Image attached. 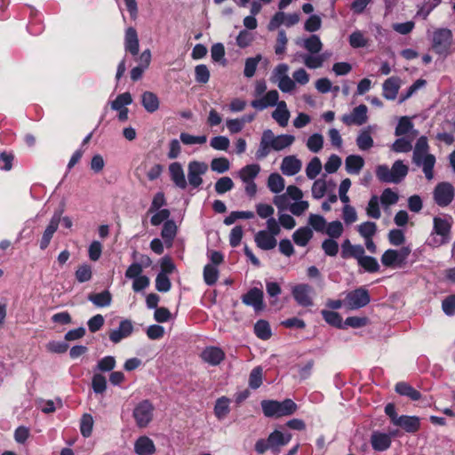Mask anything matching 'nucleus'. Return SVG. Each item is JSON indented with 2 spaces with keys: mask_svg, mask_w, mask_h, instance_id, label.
Segmentation results:
<instances>
[{
  "mask_svg": "<svg viewBox=\"0 0 455 455\" xmlns=\"http://www.w3.org/2000/svg\"><path fill=\"white\" fill-rule=\"evenodd\" d=\"M294 141L295 137L293 135H275L272 130L266 129L262 132L255 157L258 160H262L270 154L271 150L282 151L291 146Z\"/></svg>",
  "mask_w": 455,
  "mask_h": 455,
  "instance_id": "obj_1",
  "label": "nucleus"
},
{
  "mask_svg": "<svg viewBox=\"0 0 455 455\" xmlns=\"http://www.w3.org/2000/svg\"><path fill=\"white\" fill-rule=\"evenodd\" d=\"M434 225L428 237V246L440 247L451 241L452 218L450 215H442L434 218Z\"/></svg>",
  "mask_w": 455,
  "mask_h": 455,
  "instance_id": "obj_2",
  "label": "nucleus"
},
{
  "mask_svg": "<svg viewBox=\"0 0 455 455\" xmlns=\"http://www.w3.org/2000/svg\"><path fill=\"white\" fill-rule=\"evenodd\" d=\"M281 232V228L275 218L267 220V229L259 230L254 235V242L258 248L263 251H270L277 244V236Z\"/></svg>",
  "mask_w": 455,
  "mask_h": 455,
  "instance_id": "obj_3",
  "label": "nucleus"
},
{
  "mask_svg": "<svg viewBox=\"0 0 455 455\" xmlns=\"http://www.w3.org/2000/svg\"><path fill=\"white\" fill-rule=\"evenodd\" d=\"M261 407L265 416L276 418L291 415L297 410V404L291 399L283 402L264 400L261 402Z\"/></svg>",
  "mask_w": 455,
  "mask_h": 455,
  "instance_id": "obj_4",
  "label": "nucleus"
},
{
  "mask_svg": "<svg viewBox=\"0 0 455 455\" xmlns=\"http://www.w3.org/2000/svg\"><path fill=\"white\" fill-rule=\"evenodd\" d=\"M289 69L286 63H280L273 69L270 78L274 84H276L279 90L284 93L295 90V81L289 76Z\"/></svg>",
  "mask_w": 455,
  "mask_h": 455,
  "instance_id": "obj_5",
  "label": "nucleus"
},
{
  "mask_svg": "<svg viewBox=\"0 0 455 455\" xmlns=\"http://www.w3.org/2000/svg\"><path fill=\"white\" fill-rule=\"evenodd\" d=\"M411 250L403 246L399 250L388 249L381 257V263L387 267L397 268L405 265Z\"/></svg>",
  "mask_w": 455,
  "mask_h": 455,
  "instance_id": "obj_6",
  "label": "nucleus"
},
{
  "mask_svg": "<svg viewBox=\"0 0 455 455\" xmlns=\"http://www.w3.org/2000/svg\"><path fill=\"white\" fill-rule=\"evenodd\" d=\"M433 200L440 207L451 204L455 196L453 185L447 181L438 183L433 190Z\"/></svg>",
  "mask_w": 455,
  "mask_h": 455,
  "instance_id": "obj_7",
  "label": "nucleus"
},
{
  "mask_svg": "<svg viewBox=\"0 0 455 455\" xmlns=\"http://www.w3.org/2000/svg\"><path fill=\"white\" fill-rule=\"evenodd\" d=\"M154 406L148 400L139 403L132 411V416L139 427H146L153 419Z\"/></svg>",
  "mask_w": 455,
  "mask_h": 455,
  "instance_id": "obj_8",
  "label": "nucleus"
},
{
  "mask_svg": "<svg viewBox=\"0 0 455 455\" xmlns=\"http://www.w3.org/2000/svg\"><path fill=\"white\" fill-rule=\"evenodd\" d=\"M314 289L307 283H299L291 287V295L296 303L303 307H312Z\"/></svg>",
  "mask_w": 455,
  "mask_h": 455,
  "instance_id": "obj_9",
  "label": "nucleus"
},
{
  "mask_svg": "<svg viewBox=\"0 0 455 455\" xmlns=\"http://www.w3.org/2000/svg\"><path fill=\"white\" fill-rule=\"evenodd\" d=\"M208 171V164L201 161H191L188 164V184L196 188L203 184L202 176Z\"/></svg>",
  "mask_w": 455,
  "mask_h": 455,
  "instance_id": "obj_10",
  "label": "nucleus"
},
{
  "mask_svg": "<svg viewBox=\"0 0 455 455\" xmlns=\"http://www.w3.org/2000/svg\"><path fill=\"white\" fill-rule=\"evenodd\" d=\"M451 32L449 29L443 28L435 32L433 36V49L438 54H446L451 43Z\"/></svg>",
  "mask_w": 455,
  "mask_h": 455,
  "instance_id": "obj_11",
  "label": "nucleus"
},
{
  "mask_svg": "<svg viewBox=\"0 0 455 455\" xmlns=\"http://www.w3.org/2000/svg\"><path fill=\"white\" fill-rule=\"evenodd\" d=\"M370 302V295L366 289L358 288L347 293L346 303L351 309H358L365 307Z\"/></svg>",
  "mask_w": 455,
  "mask_h": 455,
  "instance_id": "obj_12",
  "label": "nucleus"
},
{
  "mask_svg": "<svg viewBox=\"0 0 455 455\" xmlns=\"http://www.w3.org/2000/svg\"><path fill=\"white\" fill-rule=\"evenodd\" d=\"M368 108L365 105L361 104L355 107L350 114L343 115L341 117L342 122L348 126L351 125H363L368 120L367 116Z\"/></svg>",
  "mask_w": 455,
  "mask_h": 455,
  "instance_id": "obj_13",
  "label": "nucleus"
},
{
  "mask_svg": "<svg viewBox=\"0 0 455 455\" xmlns=\"http://www.w3.org/2000/svg\"><path fill=\"white\" fill-rule=\"evenodd\" d=\"M62 213H63L62 209L57 210L54 212L48 226L46 227V228L43 234L42 239L40 241V248L42 250H44L48 247V245L53 236V234L57 231V229L59 228Z\"/></svg>",
  "mask_w": 455,
  "mask_h": 455,
  "instance_id": "obj_14",
  "label": "nucleus"
},
{
  "mask_svg": "<svg viewBox=\"0 0 455 455\" xmlns=\"http://www.w3.org/2000/svg\"><path fill=\"white\" fill-rule=\"evenodd\" d=\"M413 163L427 175V137L421 136L413 151Z\"/></svg>",
  "mask_w": 455,
  "mask_h": 455,
  "instance_id": "obj_15",
  "label": "nucleus"
},
{
  "mask_svg": "<svg viewBox=\"0 0 455 455\" xmlns=\"http://www.w3.org/2000/svg\"><path fill=\"white\" fill-rule=\"evenodd\" d=\"M279 93L276 90H270L261 98L253 100L251 106L257 110H264L268 107L277 106L279 104Z\"/></svg>",
  "mask_w": 455,
  "mask_h": 455,
  "instance_id": "obj_16",
  "label": "nucleus"
},
{
  "mask_svg": "<svg viewBox=\"0 0 455 455\" xmlns=\"http://www.w3.org/2000/svg\"><path fill=\"white\" fill-rule=\"evenodd\" d=\"M264 293L261 289L252 288L242 297V301L247 306H251L255 311H261L264 308Z\"/></svg>",
  "mask_w": 455,
  "mask_h": 455,
  "instance_id": "obj_17",
  "label": "nucleus"
},
{
  "mask_svg": "<svg viewBox=\"0 0 455 455\" xmlns=\"http://www.w3.org/2000/svg\"><path fill=\"white\" fill-rule=\"evenodd\" d=\"M376 125H368L367 127L360 130L355 142L358 148L362 151L369 150L373 147L374 141L371 133L376 130Z\"/></svg>",
  "mask_w": 455,
  "mask_h": 455,
  "instance_id": "obj_18",
  "label": "nucleus"
},
{
  "mask_svg": "<svg viewBox=\"0 0 455 455\" xmlns=\"http://www.w3.org/2000/svg\"><path fill=\"white\" fill-rule=\"evenodd\" d=\"M302 162L296 156H287L283 158L280 170L286 176H293L300 172Z\"/></svg>",
  "mask_w": 455,
  "mask_h": 455,
  "instance_id": "obj_19",
  "label": "nucleus"
},
{
  "mask_svg": "<svg viewBox=\"0 0 455 455\" xmlns=\"http://www.w3.org/2000/svg\"><path fill=\"white\" fill-rule=\"evenodd\" d=\"M201 357L204 362L209 363L210 365L216 366L224 360L225 353L220 347H207L203 350Z\"/></svg>",
  "mask_w": 455,
  "mask_h": 455,
  "instance_id": "obj_20",
  "label": "nucleus"
},
{
  "mask_svg": "<svg viewBox=\"0 0 455 455\" xmlns=\"http://www.w3.org/2000/svg\"><path fill=\"white\" fill-rule=\"evenodd\" d=\"M169 172L171 176V180L175 184V186L180 189H186L188 187V181L185 178L184 170L182 165L174 162L169 165Z\"/></svg>",
  "mask_w": 455,
  "mask_h": 455,
  "instance_id": "obj_21",
  "label": "nucleus"
},
{
  "mask_svg": "<svg viewBox=\"0 0 455 455\" xmlns=\"http://www.w3.org/2000/svg\"><path fill=\"white\" fill-rule=\"evenodd\" d=\"M364 252L363 245L352 244L348 239L344 240L341 244V257L343 259L354 258L358 261Z\"/></svg>",
  "mask_w": 455,
  "mask_h": 455,
  "instance_id": "obj_22",
  "label": "nucleus"
},
{
  "mask_svg": "<svg viewBox=\"0 0 455 455\" xmlns=\"http://www.w3.org/2000/svg\"><path fill=\"white\" fill-rule=\"evenodd\" d=\"M133 326L131 321L123 320L119 323V327L113 330L109 333V339L113 343H118L123 339L127 338L132 334Z\"/></svg>",
  "mask_w": 455,
  "mask_h": 455,
  "instance_id": "obj_23",
  "label": "nucleus"
},
{
  "mask_svg": "<svg viewBox=\"0 0 455 455\" xmlns=\"http://www.w3.org/2000/svg\"><path fill=\"white\" fill-rule=\"evenodd\" d=\"M301 59L304 65L310 69L321 68L325 61L324 54L296 53L294 60Z\"/></svg>",
  "mask_w": 455,
  "mask_h": 455,
  "instance_id": "obj_24",
  "label": "nucleus"
},
{
  "mask_svg": "<svg viewBox=\"0 0 455 455\" xmlns=\"http://www.w3.org/2000/svg\"><path fill=\"white\" fill-rule=\"evenodd\" d=\"M402 81L398 76H391L387 78L382 85L383 96L387 100H395L398 94Z\"/></svg>",
  "mask_w": 455,
  "mask_h": 455,
  "instance_id": "obj_25",
  "label": "nucleus"
},
{
  "mask_svg": "<svg viewBox=\"0 0 455 455\" xmlns=\"http://www.w3.org/2000/svg\"><path fill=\"white\" fill-rule=\"evenodd\" d=\"M296 44L305 48L309 53L316 54L322 51L323 44L320 37L316 35H312L307 38H299L296 40Z\"/></svg>",
  "mask_w": 455,
  "mask_h": 455,
  "instance_id": "obj_26",
  "label": "nucleus"
},
{
  "mask_svg": "<svg viewBox=\"0 0 455 455\" xmlns=\"http://www.w3.org/2000/svg\"><path fill=\"white\" fill-rule=\"evenodd\" d=\"M276 108L272 112V118L281 126L285 127L291 117L290 111L287 108L285 101L281 100Z\"/></svg>",
  "mask_w": 455,
  "mask_h": 455,
  "instance_id": "obj_27",
  "label": "nucleus"
},
{
  "mask_svg": "<svg viewBox=\"0 0 455 455\" xmlns=\"http://www.w3.org/2000/svg\"><path fill=\"white\" fill-rule=\"evenodd\" d=\"M134 451L138 455H152L156 451V447L149 437L140 436L134 443Z\"/></svg>",
  "mask_w": 455,
  "mask_h": 455,
  "instance_id": "obj_28",
  "label": "nucleus"
},
{
  "mask_svg": "<svg viewBox=\"0 0 455 455\" xmlns=\"http://www.w3.org/2000/svg\"><path fill=\"white\" fill-rule=\"evenodd\" d=\"M268 441L272 451H278L279 448L286 445L291 439V435L283 434L278 430H275L268 435Z\"/></svg>",
  "mask_w": 455,
  "mask_h": 455,
  "instance_id": "obj_29",
  "label": "nucleus"
},
{
  "mask_svg": "<svg viewBox=\"0 0 455 455\" xmlns=\"http://www.w3.org/2000/svg\"><path fill=\"white\" fill-rule=\"evenodd\" d=\"M372 448L378 451H384L390 447L391 437L387 434L374 432L371 437Z\"/></svg>",
  "mask_w": 455,
  "mask_h": 455,
  "instance_id": "obj_30",
  "label": "nucleus"
},
{
  "mask_svg": "<svg viewBox=\"0 0 455 455\" xmlns=\"http://www.w3.org/2000/svg\"><path fill=\"white\" fill-rule=\"evenodd\" d=\"M395 133L396 136L408 134L411 140L415 139L419 134L418 131L413 130L412 123L408 116L401 117Z\"/></svg>",
  "mask_w": 455,
  "mask_h": 455,
  "instance_id": "obj_31",
  "label": "nucleus"
},
{
  "mask_svg": "<svg viewBox=\"0 0 455 455\" xmlns=\"http://www.w3.org/2000/svg\"><path fill=\"white\" fill-rule=\"evenodd\" d=\"M124 46L125 50L132 55H137L139 53L140 45L138 35L135 28L132 27L128 28L125 31Z\"/></svg>",
  "mask_w": 455,
  "mask_h": 455,
  "instance_id": "obj_32",
  "label": "nucleus"
},
{
  "mask_svg": "<svg viewBox=\"0 0 455 455\" xmlns=\"http://www.w3.org/2000/svg\"><path fill=\"white\" fill-rule=\"evenodd\" d=\"M364 166V160L361 156L350 155L345 160V168L349 174H359Z\"/></svg>",
  "mask_w": 455,
  "mask_h": 455,
  "instance_id": "obj_33",
  "label": "nucleus"
},
{
  "mask_svg": "<svg viewBox=\"0 0 455 455\" xmlns=\"http://www.w3.org/2000/svg\"><path fill=\"white\" fill-rule=\"evenodd\" d=\"M395 426H398L407 432H415L419 427V419L414 416H400L395 421Z\"/></svg>",
  "mask_w": 455,
  "mask_h": 455,
  "instance_id": "obj_34",
  "label": "nucleus"
},
{
  "mask_svg": "<svg viewBox=\"0 0 455 455\" xmlns=\"http://www.w3.org/2000/svg\"><path fill=\"white\" fill-rule=\"evenodd\" d=\"M141 104L148 112L154 113L159 108V99L154 92H145L141 95Z\"/></svg>",
  "mask_w": 455,
  "mask_h": 455,
  "instance_id": "obj_35",
  "label": "nucleus"
},
{
  "mask_svg": "<svg viewBox=\"0 0 455 455\" xmlns=\"http://www.w3.org/2000/svg\"><path fill=\"white\" fill-rule=\"evenodd\" d=\"M260 172V166L258 164H248L238 172V177L243 182L253 181Z\"/></svg>",
  "mask_w": 455,
  "mask_h": 455,
  "instance_id": "obj_36",
  "label": "nucleus"
},
{
  "mask_svg": "<svg viewBox=\"0 0 455 455\" xmlns=\"http://www.w3.org/2000/svg\"><path fill=\"white\" fill-rule=\"evenodd\" d=\"M313 236V232L309 228H299L292 235L294 243L299 246H306Z\"/></svg>",
  "mask_w": 455,
  "mask_h": 455,
  "instance_id": "obj_37",
  "label": "nucleus"
},
{
  "mask_svg": "<svg viewBox=\"0 0 455 455\" xmlns=\"http://www.w3.org/2000/svg\"><path fill=\"white\" fill-rule=\"evenodd\" d=\"M88 299L96 307H104L111 304L112 297L108 291H104L100 293L90 294L88 296Z\"/></svg>",
  "mask_w": 455,
  "mask_h": 455,
  "instance_id": "obj_38",
  "label": "nucleus"
},
{
  "mask_svg": "<svg viewBox=\"0 0 455 455\" xmlns=\"http://www.w3.org/2000/svg\"><path fill=\"white\" fill-rule=\"evenodd\" d=\"M395 391L399 395L408 396L413 401H417L420 397L419 392L405 382H398L395 385Z\"/></svg>",
  "mask_w": 455,
  "mask_h": 455,
  "instance_id": "obj_39",
  "label": "nucleus"
},
{
  "mask_svg": "<svg viewBox=\"0 0 455 455\" xmlns=\"http://www.w3.org/2000/svg\"><path fill=\"white\" fill-rule=\"evenodd\" d=\"M285 186L284 179L279 173H271L267 180V187L273 193H280Z\"/></svg>",
  "mask_w": 455,
  "mask_h": 455,
  "instance_id": "obj_40",
  "label": "nucleus"
},
{
  "mask_svg": "<svg viewBox=\"0 0 455 455\" xmlns=\"http://www.w3.org/2000/svg\"><path fill=\"white\" fill-rule=\"evenodd\" d=\"M357 263L369 273H376L379 270V264L378 263V260L371 256H366L363 254Z\"/></svg>",
  "mask_w": 455,
  "mask_h": 455,
  "instance_id": "obj_41",
  "label": "nucleus"
},
{
  "mask_svg": "<svg viewBox=\"0 0 455 455\" xmlns=\"http://www.w3.org/2000/svg\"><path fill=\"white\" fill-rule=\"evenodd\" d=\"M177 226L174 221L167 220L164 222L161 235L165 240V243H168L169 246L172 245V241L176 235Z\"/></svg>",
  "mask_w": 455,
  "mask_h": 455,
  "instance_id": "obj_42",
  "label": "nucleus"
},
{
  "mask_svg": "<svg viewBox=\"0 0 455 455\" xmlns=\"http://www.w3.org/2000/svg\"><path fill=\"white\" fill-rule=\"evenodd\" d=\"M391 172L397 184L401 182L408 173V167L401 160L395 161L391 168Z\"/></svg>",
  "mask_w": 455,
  "mask_h": 455,
  "instance_id": "obj_43",
  "label": "nucleus"
},
{
  "mask_svg": "<svg viewBox=\"0 0 455 455\" xmlns=\"http://www.w3.org/2000/svg\"><path fill=\"white\" fill-rule=\"evenodd\" d=\"M357 231L363 238H373L377 233V225L371 221H365L357 227Z\"/></svg>",
  "mask_w": 455,
  "mask_h": 455,
  "instance_id": "obj_44",
  "label": "nucleus"
},
{
  "mask_svg": "<svg viewBox=\"0 0 455 455\" xmlns=\"http://www.w3.org/2000/svg\"><path fill=\"white\" fill-rule=\"evenodd\" d=\"M380 200L377 196H372L368 202V205L366 207V214L372 219H379L381 216V212L379 208Z\"/></svg>",
  "mask_w": 455,
  "mask_h": 455,
  "instance_id": "obj_45",
  "label": "nucleus"
},
{
  "mask_svg": "<svg viewBox=\"0 0 455 455\" xmlns=\"http://www.w3.org/2000/svg\"><path fill=\"white\" fill-rule=\"evenodd\" d=\"M307 148L313 153H318L323 147V137L320 133H314L307 140Z\"/></svg>",
  "mask_w": 455,
  "mask_h": 455,
  "instance_id": "obj_46",
  "label": "nucleus"
},
{
  "mask_svg": "<svg viewBox=\"0 0 455 455\" xmlns=\"http://www.w3.org/2000/svg\"><path fill=\"white\" fill-rule=\"evenodd\" d=\"M254 332L256 336L263 340L271 337V329L267 321L259 320L254 325Z\"/></svg>",
  "mask_w": 455,
  "mask_h": 455,
  "instance_id": "obj_47",
  "label": "nucleus"
},
{
  "mask_svg": "<svg viewBox=\"0 0 455 455\" xmlns=\"http://www.w3.org/2000/svg\"><path fill=\"white\" fill-rule=\"evenodd\" d=\"M229 412V399L219 398L214 407V413L219 419H224Z\"/></svg>",
  "mask_w": 455,
  "mask_h": 455,
  "instance_id": "obj_48",
  "label": "nucleus"
},
{
  "mask_svg": "<svg viewBox=\"0 0 455 455\" xmlns=\"http://www.w3.org/2000/svg\"><path fill=\"white\" fill-rule=\"evenodd\" d=\"M379 199L380 200L381 204L387 208L388 206L394 205L398 202L399 196L391 188H386L383 190Z\"/></svg>",
  "mask_w": 455,
  "mask_h": 455,
  "instance_id": "obj_49",
  "label": "nucleus"
},
{
  "mask_svg": "<svg viewBox=\"0 0 455 455\" xmlns=\"http://www.w3.org/2000/svg\"><path fill=\"white\" fill-rule=\"evenodd\" d=\"M321 160L317 156L313 157L306 167L307 177L310 180H314L321 172Z\"/></svg>",
  "mask_w": 455,
  "mask_h": 455,
  "instance_id": "obj_50",
  "label": "nucleus"
},
{
  "mask_svg": "<svg viewBox=\"0 0 455 455\" xmlns=\"http://www.w3.org/2000/svg\"><path fill=\"white\" fill-rule=\"evenodd\" d=\"M324 230L330 238L337 239L343 234L344 228L340 221L335 220L326 224Z\"/></svg>",
  "mask_w": 455,
  "mask_h": 455,
  "instance_id": "obj_51",
  "label": "nucleus"
},
{
  "mask_svg": "<svg viewBox=\"0 0 455 455\" xmlns=\"http://www.w3.org/2000/svg\"><path fill=\"white\" fill-rule=\"evenodd\" d=\"M180 140L184 145L187 146L196 144L203 145L207 141V137L205 135L195 136L188 132H181L180 135Z\"/></svg>",
  "mask_w": 455,
  "mask_h": 455,
  "instance_id": "obj_52",
  "label": "nucleus"
},
{
  "mask_svg": "<svg viewBox=\"0 0 455 455\" xmlns=\"http://www.w3.org/2000/svg\"><path fill=\"white\" fill-rule=\"evenodd\" d=\"M368 38L360 30H355L349 36V44L353 48L365 47L368 45Z\"/></svg>",
  "mask_w": 455,
  "mask_h": 455,
  "instance_id": "obj_53",
  "label": "nucleus"
},
{
  "mask_svg": "<svg viewBox=\"0 0 455 455\" xmlns=\"http://www.w3.org/2000/svg\"><path fill=\"white\" fill-rule=\"evenodd\" d=\"M211 169L217 173H224L230 169V163L226 157L213 158L211 162Z\"/></svg>",
  "mask_w": 455,
  "mask_h": 455,
  "instance_id": "obj_54",
  "label": "nucleus"
},
{
  "mask_svg": "<svg viewBox=\"0 0 455 455\" xmlns=\"http://www.w3.org/2000/svg\"><path fill=\"white\" fill-rule=\"evenodd\" d=\"M261 60V55L258 54L255 57L248 58L245 60L243 75L244 76L251 78L255 75L257 66Z\"/></svg>",
  "mask_w": 455,
  "mask_h": 455,
  "instance_id": "obj_55",
  "label": "nucleus"
},
{
  "mask_svg": "<svg viewBox=\"0 0 455 455\" xmlns=\"http://www.w3.org/2000/svg\"><path fill=\"white\" fill-rule=\"evenodd\" d=\"M211 56L214 62H220L223 66L226 65L227 60L225 57V48L221 43L214 44L211 48Z\"/></svg>",
  "mask_w": 455,
  "mask_h": 455,
  "instance_id": "obj_56",
  "label": "nucleus"
},
{
  "mask_svg": "<svg viewBox=\"0 0 455 455\" xmlns=\"http://www.w3.org/2000/svg\"><path fill=\"white\" fill-rule=\"evenodd\" d=\"M321 313L326 323L337 328H343L342 318L339 313L330 310H322Z\"/></svg>",
  "mask_w": 455,
  "mask_h": 455,
  "instance_id": "obj_57",
  "label": "nucleus"
},
{
  "mask_svg": "<svg viewBox=\"0 0 455 455\" xmlns=\"http://www.w3.org/2000/svg\"><path fill=\"white\" fill-rule=\"evenodd\" d=\"M254 212L251 211H242V212H232L228 217L224 220V224L227 226L232 225L238 219H253Z\"/></svg>",
  "mask_w": 455,
  "mask_h": 455,
  "instance_id": "obj_58",
  "label": "nucleus"
},
{
  "mask_svg": "<svg viewBox=\"0 0 455 455\" xmlns=\"http://www.w3.org/2000/svg\"><path fill=\"white\" fill-rule=\"evenodd\" d=\"M132 98L130 92L119 94L115 100L111 102V108L114 110L126 108V106L132 104Z\"/></svg>",
  "mask_w": 455,
  "mask_h": 455,
  "instance_id": "obj_59",
  "label": "nucleus"
},
{
  "mask_svg": "<svg viewBox=\"0 0 455 455\" xmlns=\"http://www.w3.org/2000/svg\"><path fill=\"white\" fill-rule=\"evenodd\" d=\"M93 422V418L91 414L85 413L83 415L80 423V430L84 437H89L92 435Z\"/></svg>",
  "mask_w": 455,
  "mask_h": 455,
  "instance_id": "obj_60",
  "label": "nucleus"
},
{
  "mask_svg": "<svg viewBox=\"0 0 455 455\" xmlns=\"http://www.w3.org/2000/svg\"><path fill=\"white\" fill-rule=\"evenodd\" d=\"M376 176L379 180L386 183H395V180L391 172V169L388 168L387 165L382 164L379 165L376 169Z\"/></svg>",
  "mask_w": 455,
  "mask_h": 455,
  "instance_id": "obj_61",
  "label": "nucleus"
},
{
  "mask_svg": "<svg viewBox=\"0 0 455 455\" xmlns=\"http://www.w3.org/2000/svg\"><path fill=\"white\" fill-rule=\"evenodd\" d=\"M233 188L234 182L229 177L220 178L214 185L215 191L219 195L225 194L228 191H230Z\"/></svg>",
  "mask_w": 455,
  "mask_h": 455,
  "instance_id": "obj_62",
  "label": "nucleus"
},
{
  "mask_svg": "<svg viewBox=\"0 0 455 455\" xmlns=\"http://www.w3.org/2000/svg\"><path fill=\"white\" fill-rule=\"evenodd\" d=\"M219 277L217 267L212 264H207L204 268V279L208 285L214 284Z\"/></svg>",
  "mask_w": 455,
  "mask_h": 455,
  "instance_id": "obj_63",
  "label": "nucleus"
},
{
  "mask_svg": "<svg viewBox=\"0 0 455 455\" xmlns=\"http://www.w3.org/2000/svg\"><path fill=\"white\" fill-rule=\"evenodd\" d=\"M442 308L446 315L452 316L455 315V294L447 296L442 301Z\"/></svg>",
  "mask_w": 455,
  "mask_h": 455,
  "instance_id": "obj_64",
  "label": "nucleus"
}]
</instances>
